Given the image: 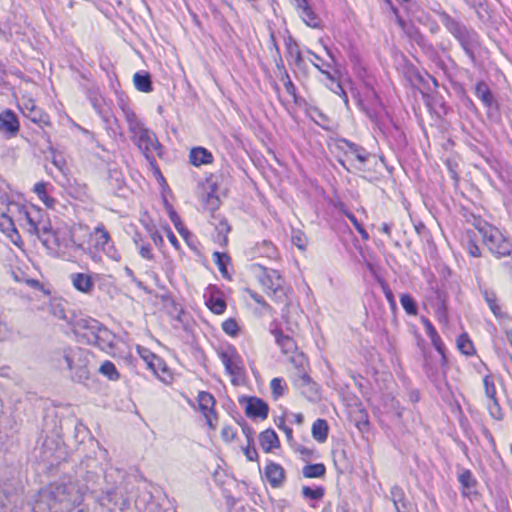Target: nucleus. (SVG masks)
I'll return each instance as SVG.
<instances>
[{
	"label": "nucleus",
	"mask_w": 512,
	"mask_h": 512,
	"mask_svg": "<svg viewBox=\"0 0 512 512\" xmlns=\"http://www.w3.org/2000/svg\"><path fill=\"white\" fill-rule=\"evenodd\" d=\"M87 487L77 479L63 477L39 491L35 512H71L84 499Z\"/></svg>",
	"instance_id": "f257e3e1"
},
{
	"label": "nucleus",
	"mask_w": 512,
	"mask_h": 512,
	"mask_svg": "<svg viewBox=\"0 0 512 512\" xmlns=\"http://www.w3.org/2000/svg\"><path fill=\"white\" fill-rule=\"evenodd\" d=\"M121 109L124 115V119L128 125V131L131 134V141L138 147L141 153L148 160L149 165L154 173L163 179L155 160L156 155H162V145L158 141L156 134L145 126L142 120L128 105H122Z\"/></svg>",
	"instance_id": "f03ea898"
},
{
	"label": "nucleus",
	"mask_w": 512,
	"mask_h": 512,
	"mask_svg": "<svg viewBox=\"0 0 512 512\" xmlns=\"http://www.w3.org/2000/svg\"><path fill=\"white\" fill-rule=\"evenodd\" d=\"M91 353L80 347H64L52 353V362L60 371H68L72 381L84 383L90 377Z\"/></svg>",
	"instance_id": "7ed1b4c3"
},
{
	"label": "nucleus",
	"mask_w": 512,
	"mask_h": 512,
	"mask_svg": "<svg viewBox=\"0 0 512 512\" xmlns=\"http://www.w3.org/2000/svg\"><path fill=\"white\" fill-rule=\"evenodd\" d=\"M73 332L81 342L95 345L101 350L114 347L115 335L98 320L91 317L75 320Z\"/></svg>",
	"instance_id": "20e7f679"
},
{
	"label": "nucleus",
	"mask_w": 512,
	"mask_h": 512,
	"mask_svg": "<svg viewBox=\"0 0 512 512\" xmlns=\"http://www.w3.org/2000/svg\"><path fill=\"white\" fill-rule=\"evenodd\" d=\"M0 217L7 220L9 227L18 235L15 221L28 233L40 235L41 210L35 206H26L18 202H9L5 210L0 208Z\"/></svg>",
	"instance_id": "39448f33"
},
{
	"label": "nucleus",
	"mask_w": 512,
	"mask_h": 512,
	"mask_svg": "<svg viewBox=\"0 0 512 512\" xmlns=\"http://www.w3.org/2000/svg\"><path fill=\"white\" fill-rule=\"evenodd\" d=\"M440 21L444 27L457 39L472 63L476 62L474 48L478 46V36L475 31L468 29L464 24L442 12Z\"/></svg>",
	"instance_id": "423d86ee"
},
{
	"label": "nucleus",
	"mask_w": 512,
	"mask_h": 512,
	"mask_svg": "<svg viewBox=\"0 0 512 512\" xmlns=\"http://www.w3.org/2000/svg\"><path fill=\"white\" fill-rule=\"evenodd\" d=\"M478 231L482 236L485 246L497 258L512 254V242L499 229L490 225H484Z\"/></svg>",
	"instance_id": "0eeeda50"
},
{
	"label": "nucleus",
	"mask_w": 512,
	"mask_h": 512,
	"mask_svg": "<svg viewBox=\"0 0 512 512\" xmlns=\"http://www.w3.org/2000/svg\"><path fill=\"white\" fill-rule=\"evenodd\" d=\"M259 281L267 289V293L273 296L276 301L284 302L286 300L284 280L279 271L263 268V274L259 277Z\"/></svg>",
	"instance_id": "6e6552de"
},
{
	"label": "nucleus",
	"mask_w": 512,
	"mask_h": 512,
	"mask_svg": "<svg viewBox=\"0 0 512 512\" xmlns=\"http://www.w3.org/2000/svg\"><path fill=\"white\" fill-rule=\"evenodd\" d=\"M93 246L95 250L104 253L113 261H120L121 255L116 249L109 232L103 224H98L92 233Z\"/></svg>",
	"instance_id": "1a4fd4ad"
},
{
	"label": "nucleus",
	"mask_w": 512,
	"mask_h": 512,
	"mask_svg": "<svg viewBox=\"0 0 512 512\" xmlns=\"http://www.w3.org/2000/svg\"><path fill=\"white\" fill-rule=\"evenodd\" d=\"M197 401L199 411L205 417L207 425L210 429L214 430L217 422L214 396L209 392L202 391L198 394Z\"/></svg>",
	"instance_id": "9d476101"
},
{
	"label": "nucleus",
	"mask_w": 512,
	"mask_h": 512,
	"mask_svg": "<svg viewBox=\"0 0 512 512\" xmlns=\"http://www.w3.org/2000/svg\"><path fill=\"white\" fill-rule=\"evenodd\" d=\"M293 385L300 393L309 400H316L319 396L317 384L312 381L307 371H300V374H294Z\"/></svg>",
	"instance_id": "9b49d317"
},
{
	"label": "nucleus",
	"mask_w": 512,
	"mask_h": 512,
	"mask_svg": "<svg viewBox=\"0 0 512 512\" xmlns=\"http://www.w3.org/2000/svg\"><path fill=\"white\" fill-rule=\"evenodd\" d=\"M293 385L300 393L309 400H316L319 396L317 384L312 381L307 371H300V374H294Z\"/></svg>",
	"instance_id": "f8f14e48"
},
{
	"label": "nucleus",
	"mask_w": 512,
	"mask_h": 512,
	"mask_svg": "<svg viewBox=\"0 0 512 512\" xmlns=\"http://www.w3.org/2000/svg\"><path fill=\"white\" fill-rule=\"evenodd\" d=\"M20 129V124L16 114L6 109L0 114V132L5 134L7 138L17 135Z\"/></svg>",
	"instance_id": "ddd939ff"
},
{
	"label": "nucleus",
	"mask_w": 512,
	"mask_h": 512,
	"mask_svg": "<svg viewBox=\"0 0 512 512\" xmlns=\"http://www.w3.org/2000/svg\"><path fill=\"white\" fill-rule=\"evenodd\" d=\"M42 458L50 464L58 462L62 457V447L54 438H46L42 444Z\"/></svg>",
	"instance_id": "4468645a"
},
{
	"label": "nucleus",
	"mask_w": 512,
	"mask_h": 512,
	"mask_svg": "<svg viewBox=\"0 0 512 512\" xmlns=\"http://www.w3.org/2000/svg\"><path fill=\"white\" fill-rule=\"evenodd\" d=\"M219 358L224 365L226 371L233 376H238L241 373L239 356L232 349L221 351Z\"/></svg>",
	"instance_id": "2eb2a0df"
},
{
	"label": "nucleus",
	"mask_w": 512,
	"mask_h": 512,
	"mask_svg": "<svg viewBox=\"0 0 512 512\" xmlns=\"http://www.w3.org/2000/svg\"><path fill=\"white\" fill-rule=\"evenodd\" d=\"M268 411V405L262 399L257 397H251L248 399L245 410L248 417L266 419Z\"/></svg>",
	"instance_id": "dca6fc26"
},
{
	"label": "nucleus",
	"mask_w": 512,
	"mask_h": 512,
	"mask_svg": "<svg viewBox=\"0 0 512 512\" xmlns=\"http://www.w3.org/2000/svg\"><path fill=\"white\" fill-rule=\"evenodd\" d=\"M265 475L273 488L280 487L285 480V470L277 463L269 462L265 467Z\"/></svg>",
	"instance_id": "f3484780"
},
{
	"label": "nucleus",
	"mask_w": 512,
	"mask_h": 512,
	"mask_svg": "<svg viewBox=\"0 0 512 512\" xmlns=\"http://www.w3.org/2000/svg\"><path fill=\"white\" fill-rule=\"evenodd\" d=\"M22 112L25 117L29 118L32 122L41 124V125H49V116L42 112L40 108H38L32 100H29L24 104L22 108Z\"/></svg>",
	"instance_id": "a211bd4d"
},
{
	"label": "nucleus",
	"mask_w": 512,
	"mask_h": 512,
	"mask_svg": "<svg viewBox=\"0 0 512 512\" xmlns=\"http://www.w3.org/2000/svg\"><path fill=\"white\" fill-rule=\"evenodd\" d=\"M272 334L283 354H295L297 352V345L292 337L284 335L280 329L272 330Z\"/></svg>",
	"instance_id": "6ab92c4d"
},
{
	"label": "nucleus",
	"mask_w": 512,
	"mask_h": 512,
	"mask_svg": "<svg viewBox=\"0 0 512 512\" xmlns=\"http://www.w3.org/2000/svg\"><path fill=\"white\" fill-rule=\"evenodd\" d=\"M189 160L192 165L198 167L212 163L213 155L204 147H194L190 151Z\"/></svg>",
	"instance_id": "aec40b11"
},
{
	"label": "nucleus",
	"mask_w": 512,
	"mask_h": 512,
	"mask_svg": "<svg viewBox=\"0 0 512 512\" xmlns=\"http://www.w3.org/2000/svg\"><path fill=\"white\" fill-rule=\"evenodd\" d=\"M251 254L254 257H266L269 259H274L277 257L278 251L271 241L263 240L256 243V245L252 248Z\"/></svg>",
	"instance_id": "412c9836"
},
{
	"label": "nucleus",
	"mask_w": 512,
	"mask_h": 512,
	"mask_svg": "<svg viewBox=\"0 0 512 512\" xmlns=\"http://www.w3.org/2000/svg\"><path fill=\"white\" fill-rule=\"evenodd\" d=\"M71 281L74 288L83 293H90L94 288V282L88 274L74 273L71 275Z\"/></svg>",
	"instance_id": "4be33fe9"
},
{
	"label": "nucleus",
	"mask_w": 512,
	"mask_h": 512,
	"mask_svg": "<svg viewBox=\"0 0 512 512\" xmlns=\"http://www.w3.org/2000/svg\"><path fill=\"white\" fill-rule=\"evenodd\" d=\"M475 95L487 108L495 106V100L491 90L484 81H479L475 86Z\"/></svg>",
	"instance_id": "5701e85b"
},
{
	"label": "nucleus",
	"mask_w": 512,
	"mask_h": 512,
	"mask_svg": "<svg viewBox=\"0 0 512 512\" xmlns=\"http://www.w3.org/2000/svg\"><path fill=\"white\" fill-rule=\"evenodd\" d=\"M342 143L347 147V149L345 150V154L347 157L351 156L352 158L356 159L360 164H364L367 161L369 153L364 148L348 140H343Z\"/></svg>",
	"instance_id": "b1692460"
},
{
	"label": "nucleus",
	"mask_w": 512,
	"mask_h": 512,
	"mask_svg": "<svg viewBox=\"0 0 512 512\" xmlns=\"http://www.w3.org/2000/svg\"><path fill=\"white\" fill-rule=\"evenodd\" d=\"M108 186L113 194H117L124 188L125 179L123 173L118 169H110L108 175Z\"/></svg>",
	"instance_id": "393cba45"
},
{
	"label": "nucleus",
	"mask_w": 512,
	"mask_h": 512,
	"mask_svg": "<svg viewBox=\"0 0 512 512\" xmlns=\"http://www.w3.org/2000/svg\"><path fill=\"white\" fill-rule=\"evenodd\" d=\"M260 444L264 451L270 452L273 448L279 446L277 434L272 429H267L260 434Z\"/></svg>",
	"instance_id": "a878e982"
},
{
	"label": "nucleus",
	"mask_w": 512,
	"mask_h": 512,
	"mask_svg": "<svg viewBox=\"0 0 512 512\" xmlns=\"http://www.w3.org/2000/svg\"><path fill=\"white\" fill-rule=\"evenodd\" d=\"M328 423L324 419H317L312 425V436L319 443H323L326 441L328 437Z\"/></svg>",
	"instance_id": "bb28decb"
},
{
	"label": "nucleus",
	"mask_w": 512,
	"mask_h": 512,
	"mask_svg": "<svg viewBox=\"0 0 512 512\" xmlns=\"http://www.w3.org/2000/svg\"><path fill=\"white\" fill-rule=\"evenodd\" d=\"M133 81L138 91L149 93L153 90L151 77L147 72L135 73L133 76Z\"/></svg>",
	"instance_id": "cd10ccee"
},
{
	"label": "nucleus",
	"mask_w": 512,
	"mask_h": 512,
	"mask_svg": "<svg viewBox=\"0 0 512 512\" xmlns=\"http://www.w3.org/2000/svg\"><path fill=\"white\" fill-rule=\"evenodd\" d=\"M124 478V472L119 469L110 468L105 473V480L107 482L112 481V485L106 489V493L108 497L110 498L117 487V483L121 481Z\"/></svg>",
	"instance_id": "c85d7f7f"
},
{
	"label": "nucleus",
	"mask_w": 512,
	"mask_h": 512,
	"mask_svg": "<svg viewBox=\"0 0 512 512\" xmlns=\"http://www.w3.org/2000/svg\"><path fill=\"white\" fill-rule=\"evenodd\" d=\"M305 478H322L326 474V467L323 463L307 464L302 468Z\"/></svg>",
	"instance_id": "c756f323"
},
{
	"label": "nucleus",
	"mask_w": 512,
	"mask_h": 512,
	"mask_svg": "<svg viewBox=\"0 0 512 512\" xmlns=\"http://www.w3.org/2000/svg\"><path fill=\"white\" fill-rule=\"evenodd\" d=\"M390 499L394 504L396 512H402V508H406L405 494L401 487L395 485L391 488Z\"/></svg>",
	"instance_id": "7c9ffc66"
},
{
	"label": "nucleus",
	"mask_w": 512,
	"mask_h": 512,
	"mask_svg": "<svg viewBox=\"0 0 512 512\" xmlns=\"http://www.w3.org/2000/svg\"><path fill=\"white\" fill-rule=\"evenodd\" d=\"M46 186L47 183L45 182H38L35 184L33 191L37 194L39 199L47 206V207H53L55 200L48 196L46 192Z\"/></svg>",
	"instance_id": "2f4dec72"
},
{
	"label": "nucleus",
	"mask_w": 512,
	"mask_h": 512,
	"mask_svg": "<svg viewBox=\"0 0 512 512\" xmlns=\"http://www.w3.org/2000/svg\"><path fill=\"white\" fill-rule=\"evenodd\" d=\"M458 481L460 482L461 486L467 491L473 489L477 483L472 472L468 469L462 470V472L458 475Z\"/></svg>",
	"instance_id": "473e14b6"
},
{
	"label": "nucleus",
	"mask_w": 512,
	"mask_h": 512,
	"mask_svg": "<svg viewBox=\"0 0 512 512\" xmlns=\"http://www.w3.org/2000/svg\"><path fill=\"white\" fill-rule=\"evenodd\" d=\"M99 372L106 376L109 380L116 381L119 379L120 374L116 369V366L111 361H104L100 368Z\"/></svg>",
	"instance_id": "72a5a7b5"
},
{
	"label": "nucleus",
	"mask_w": 512,
	"mask_h": 512,
	"mask_svg": "<svg viewBox=\"0 0 512 512\" xmlns=\"http://www.w3.org/2000/svg\"><path fill=\"white\" fill-rule=\"evenodd\" d=\"M299 10L302 19L308 26L313 28L318 27V19L312 9L309 7L308 3L300 7Z\"/></svg>",
	"instance_id": "f704fd0d"
},
{
	"label": "nucleus",
	"mask_w": 512,
	"mask_h": 512,
	"mask_svg": "<svg viewBox=\"0 0 512 512\" xmlns=\"http://www.w3.org/2000/svg\"><path fill=\"white\" fill-rule=\"evenodd\" d=\"M215 220H218L217 223H213L215 226V229L218 232L217 240L220 242H226L227 241V234L230 232V226L226 219L217 217H213Z\"/></svg>",
	"instance_id": "c9c22d12"
},
{
	"label": "nucleus",
	"mask_w": 512,
	"mask_h": 512,
	"mask_svg": "<svg viewBox=\"0 0 512 512\" xmlns=\"http://www.w3.org/2000/svg\"><path fill=\"white\" fill-rule=\"evenodd\" d=\"M483 297L485 301L487 302L490 310L493 312V314L498 317L501 313L500 306L497 304V297L496 294L493 291H490L488 289L482 290Z\"/></svg>",
	"instance_id": "e433bc0d"
},
{
	"label": "nucleus",
	"mask_w": 512,
	"mask_h": 512,
	"mask_svg": "<svg viewBox=\"0 0 512 512\" xmlns=\"http://www.w3.org/2000/svg\"><path fill=\"white\" fill-rule=\"evenodd\" d=\"M457 347L461 353L465 355H472L475 352L473 343L466 333H463L458 337Z\"/></svg>",
	"instance_id": "4c0bfd02"
},
{
	"label": "nucleus",
	"mask_w": 512,
	"mask_h": 512,
	"mask_svg": "<svg viewBox=\"0 0 512 512\" xmlns=\"http://www.w3.org/2000/svg\"><path fill=\"white\" fill-rule=\"evenodd\" d=\"M301 493L305 499L320 500L325 494V489L321 486L316 488L303 486L301 489Z\"/></svg>",
	"instance_id": "58836bf2"
},
{
	"label": "nucleus",
	"mask_w": 512,
	"mask_h": 512,
	"mask_svg": "<svg viewBox=\"0 0 512 512\" xmlns=\"http://www.w3.org/2000/svg\"><path fill=\"white\" fill-rule=\"evenodd\" d=\"M270 388L274 399L280 398L286 391V385L282 378H273L270 382Z\"/></svg>",
	"instance_id": "ea45409f"
},
{
	"label": "nucleus",
	"mask_w": 512,
	"mask_h": 512,
	"mask_svg": "<svg viewBox=\"0 0 512 512\" xmlns=\"http://www.w3.org/2000/svg\"><path fill=\"white\" fill-rule=\"evenodd\" d=\"M483 386L486 397L490 400H498L496 397V386L492 376L487 375L483 379Z\"/></svg>",
	"instance_id": "a19ab883"
},
{
	"label": "nucleus",
	"mask_w": 512,
	"mask_h": 512,
	"mask_svg": "<svg viewBox=\"0 0 512 512\" xmlns=\"http://www.w3.org/2000/svg\"><path fill=\"white\" fill-rule=\"evenodd\" d=\"M400 303H401L403 309L407 312V314H409V315L417 314L416 302L409 294H402L400 297Z\"/></svg>",
	"instance_id": "79ce46f5"
},
{
	"label": "nucleus",
	"mask_w": 512,
	"mask_h": 512,
	"mask_svg": "<svg viewBox=\"0 0 512 512\" xmlns=\"http://www.w3.org/2000/svg\"><path fill=\"white\" fill-rule=\"evenodd\" d=\"M278 69L281 70V81L284 84L286 92L295 99L296 98V87L293 84V82L291 81L289 74L287 73V71L284 69L283 66L280 67L278 65Z\"/></svg>",
	"instance_id": "37998d69"
},
{
	"label": "nucleus",
	"mask_w": 512,
	"mask_h": 512,
	"mask_svg": "<svg viewBox=\"0 0 512 512\" xmlns=\"http://www.w3.org/2000/svg\"><path fill=\"white\" fill-rule=\"evenodd\" d=\"M206 304L215 314H222L226 309V302L221 298L211 297Z\"/></svg>",
	"instance_id": "c03bdc74"
},
{
	"label": "nucleus",
	"mask_w": 512,
	"mask_h": 512,
	"mask_svg": "<svg viewBox=\"0 0 512 512\" xmlns=\"http://www.w3.org/2000/svg\"><path fill=\"white\" fill-rule=\"evenodd\" d=\"M213 260L217 264L220 272L225 275L227 273V264L230 261V258L227 254L221 252L213 253Z\"/></svg>",
	"instance_id": "a18cd8bd"
},
{
	"label": "nucleus",
	"mask_w": 512,
	"mask_h": 512,
	"mask_svg": "<svg viewBox=\"0 0 512 512\" xmlns=\"http://www.w3.org/2000/svg\"><path fill=\"white\" fill-rule=\"evenodd\" d=\"M291 363L294 365L296 371L294 374H300V371H306L307 360L303 353L296 352L290 358Z\"/></svg>",
	"instance_id": "49530a36"
},
{
	"label": "nucleus",
	"mask_w": 512,
	"mask_h": 512,
	"mask_svg": "<svg viewBox=\"0 0 512 512\" xmlns=\"http://www.w3.org/2000/svg\"><path fill=\"white\" fill-rule=\"evenodd\" d=\"M489 415L495 419V420H502L503 419V411L500 407V404L498 400L490 401V403L487 405Z\"/></svg>",
	"instance_id": "de8ad7c7"
},
{
	"label": "nucleus",
	"mask_w": 512,
	"mask_h": 512,
	"mask_svg": "<svg viewBox=\"0 0 512 512\" xmlns=\"http://www.w3.org/2000/svg\"><path fill=\"white\" fill-rule=\"evenodd\" d=\"M287 52L288 55L294 60L296 65H299L302 62L301 51L298 48V45L294 42H289L287 44Z\"/></svg>",
	"instance_id": "09e8293b"
},
{
	"label": "nucleus",
	"mask_w": 512,
	"mask_h": 512,
	"mask_svg": "<svg viewBox=\"0 0 512 512\" xmlns=\"http://www.w3.org/2000/svg\"><path fill=\"white\" fill-rule=\"evenodd\" d=\"M429 338H430L433 346L435 347V349L441 355V364L445 365L446 364V356H445V352H444V344H443L440 336L438 335V333H436L435 336H431Z\"/></svg>",
	"instance_id": "8fccbe9b"
},
{
	"label": "nucleus",
	"mask_w": 512,
	"mask_h": 512,
	"mask_svg": "<svg viewBox=\"0 0 512 512\" xmlns=\"http://www.w3.org/2000/svg\"><path fill=\"white\" fill-rule=\"evenodd\" d=\"M222 329L226 334L236 336L238 334L239 327L233 318H229L222 323Z\"/></svg>",
	"instance_id": "3c124183"
},
{
	"label": "nucleus",
	"mask_w": 512,
	"mask_h": 512,
	"mask_svg": "<svg viewBox=\"0 0 512 512\" xmlns=\"http://www.w3.org/2000/svg\"><path fill=\"white\" fill-rule=\"evenodd\" d=\"M12 330L8 323L0 318V343L8 341L11 337Z\"/></svg>",
	"instance_id": "603ef678"
},
{
	"label": "nucleus",
	"mask_w": 512,
	"mask_h": 512,
	"mask_svg": "<svg viewBox=\"0 0 512 512\" xmlns=\"http://www.w3.org/2000/svg\"><path fill=\"white\" fill-rule=\"evenodd\" d=\"M138 249H139V254L141 255L142 258L147 259V260H153L154 255L152 253V249L149 244L141 243V245H139Z\"/></svg>",
	"instance_id": "864d4df0"
},
{
	"label": "nucleus",
	"mask_w": 512,
	"mask_h": 512,
	"mask_svg": "<svg viewBox=\"0 0 512 512\" xmlns=\"http://www.w3.org/2000/svg\"><path fill=\"white\" fill-rule=\"evenodd\" d=\"M357 428L360 431H364L368 429L369 426V420L368 415L364 411H360V419L357 421Z\"/></svg>",
	"instance_id": "5fc2aeb1"
},
{
	"label": "nucleus",
	"mask_w": 512,
	"mask_h": 512,
	"mask_svg": "<svg viewBox=\"0 0 512 512\" xmlns=\"http://www.w3.org/2000/svg\"><path fill=\"white\" fill-rule=\"evenodd\" d=\"M219 202V198L212 193H209L206 197V205L210 210H215L218 208Z\"/></svg>",
	"instance_id": "6e6d98bb"
},
{
	"label": "nucleus",
	"mask_w": 512,
	"mask_h": 512,
	"mask_svg": "<svg viewBox=\"0 0 512 512\" xmlns=\"http://www.w3.org/2000/svg\"><path fill=\"white\" fill-rule=\"evenodd\" d=\"M467 250L468 253L473 257H479L481 255L479 246L472 239H469L467 243Z\"/></svg>",
	"instance_id": "4d7b16f0"
},
{
	"label": "nucleus",
	"mask_w": 512,
	"mask_h": 512,
	"mask_svg": "<svg viewBox=\"0 0 512 512\" xmlns=\"http://www.w3.org/2000/svg\"><path fill=\"white\" fill-rule=\"evenodd\" d=\"M293 243L301 250H304L306 247V240L304 239L301 233H297L292 237Z\"/></svg>",
	"instance_id": "13d9d810"
},
{
	"label": "nucleus",
	"mask_w": 512,
	"mask_h": 512,
	"mask_svg": "<svg viewBox=\"0 0 512 512\" xmlns=\"http://www.w3.org/2000/svg\"><path fill=\"white\" fill-rule=\"evenodd\" d=\"M244 454L249 461H255L258 458V452L255 447L247 446L244 449Z\"/></svg>",
	"instance_id": "bf43d9fd"
},
{
	"label": "nucleus",
	"mask_w": 512,
	"mask_h": 512,
	"mask_svg": "<svg viewBox=\"0 0 512 512\" xmlns=\"http://www.w3.org/2000/svg\"><path fill=\"white\" fill-rule=\"evenodd\" d=\"M221 434H222L223 439L228 442H231L235 437V431L233 430V428H231L229 426L224 427L222 429Z\"/></svg>",
	"instance_id": "052dcab7"
},
{
	"label": "nucleus",
	"mask_w": 512,
	"mask_h": 512,
	"mask_svg": "<svg viewBox=\"0 0 512 512\" xmlns=\"http://www.w3.org/2000/svg\"><path fill=\"white\" fill-rule=\"evenodd\" d=\"M150 237L156 246L161 247L163 245V243H164L163 237L157 230L151 231Z\"/></svg>",
	"instance_id": "680f3d73"
},
{
	"label": "nucleus",
	"mask_w": 512,
	"mask_h": 512,
	"mask_svg": "<svg viewBox=\"0 0 512 512\" xmlns=\"http://www.w3.org/2000/svg\"><path fill=\"white\" fill-rule=\"evenodd\" d=\"M333 91L336 93V94H339L342 99H343V102L346 106H348V96L346 94V92L344 91L342 85L339 83V82H336V88L333 89Z\"/></svg>",
	"instance_id": "e2e57ef3"
},
{
	"label": "nucleus",
	"mask_w": 512,
	"mask_h": 512,
	"mask_svg": "<svg viewBox=\"0 0 512 512\" xmlns=\"http://www.w3.org/2000/svg\"><path fill=\"white\" fill-rule=\"evenodd\" d=\"M423 324L425 327V332L428 337L435 336L437 333L436 329L432 325V323L428 319H423Z\"/></svg>",
	"instance_id": "0e129e2a"
},
{
	"label": "nucleus",
	"mask_w": 512,
	"mask_h": 512,
	"mask_svg": "<svg viewBox=\"0 0 512 512\" xmlns=\"http://www.w3.org/2000/svg\"><path fill=\"white\" fill-rule=\"evenodd\" d=\"M383 292H384V295H385L387 301L389 302V304L391 306H395L396 303H395V299H394L393 293H392L391 289L387 285L383 286Z\"/></svg>",
	"instance_id": "69168bd1"
},
{
	"label": "nucleus",
	"mask_w": 512,
	"mask_h": 512,
	"mask_svg": "<svg viewBox=\"0 0 512 512\" xmlns=\"http://www.w3.org/2000/svg\"><path fill=\"white\" fill-rule=\"evenodd\" d=\"M167 238L169 240V242L176 248L178 249L180 244H179V241L177 240L176 236L174 235V233L171 231V229H167Z\"/></svg>",
	"instance_id": "338daca9"
},
{
	"label": "nucleus",
	"mask_w": 512,
	"mask_h": 512,
	"mask_svg": "<svg viewBox=\"0 0 512 512\" xmlns=\"http://www.w3.org/2000/svg\"><path fill=\"white\" fill-rule=\"evenodd\" d=\"M169 217H170V220L174 224L175 227H178V225H181L182 221H181L180 217L178 216V214L175 211H170L169 212Z\"/></svg>",
	"instance_id": "774afa93"
}]
</instances>
